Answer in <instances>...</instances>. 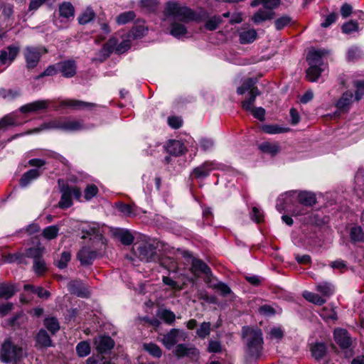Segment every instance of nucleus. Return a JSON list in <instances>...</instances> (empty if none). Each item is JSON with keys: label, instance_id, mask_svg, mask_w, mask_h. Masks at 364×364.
<instances>
[{"label": "nucleus", "instance_id": "f257e3e1", "mask_svg": "<svg viewBox=\"0 0 364 364\" xmlns=\"http://www.w3.org/2000/svg\"><path fill=\"white\" fill-rule=\"evenodd\" d=\"M164 16L165 20L171 22L170 34L178 39L185 37L188 33L186 23L199 21V16L194 11L178 1L166 2Z\"/></svg>", "mask_w": 364, "mask_h": 364}, {"label": "nucleus", "instance_id": "f03ea898", "mask_svg": "<svg viewBox=\"0 0 364 364\" xmlns=\"http://www.w3.org/2000/svg\"><path fill=\"white\" fill-rule=\"evenodd\" d=\"M242 333L247 356L258 360L263 351L264 339L262 330L259 328L244 326Z\"/></svg>", "mask_w": 364, "mask_h": 364}, {"label": "nucleus", "instance_id": "7ed1b4c3", "mask_svg": "<svg viewBox=\"0 0 364 364\" xmlns=\"http://www.w3.org/2000/svg\"><path fill=\"white\" fill-rule=\"evenodd\" d=\"M328 53L325 49H311L309 51L306 60L309 65L306 70V78L310 82H316L324 70L323 57Z\"/></svg>", "mask_w": 364, "mask_h": 364}, {"label": "nucleus", "instance_id": "20e7f679", "mask_svg": "<svg viewBox=\"0 0 364 364\" xmlns=\"http://www.w3.org/2000/svg\"><path fill=\"white\" fill-rule=\"evenodd\" d=\"M92 124L86 125L82 119L62 118L45 123L38 130L57 129L68 132H75L92 128Z\"/></svg>", "mask_w": 364, "mask_h": 364}, {"label": "nucleus", "instance_id": "39448f33", "mask_svg": "<svg viewBox=\"0 0 364 364\" xmlns=\"http://www.w3.org/2000/svg\"><path fill=\"white\" fill-rule=\"evenodd\" d=\"M59 16L53 14V22L60 29L67 28L68 23L74 18L75 9L73 4L68 1H64L58 7Z\"/></svg>", "mask_w": 364, "mask_h": 364}, {"label": "nucleus", "instance_id": "423d86ee", "mask_svg": "<svg viewBox=\"0 0 364 364\" xmlns=\"http://www.w3.org/2000/svg\"><path fill=\"white\" fill-rule=\"evenodd\" d=\"M134 255L141 261L155 262L158 259L156 247L150 242L136 243L132 247Z\"/></svg>", "mask_w": 364, "mask_h": 364}, {"label": "nucleus", "instance_id": "0eeeda50", "mask_svg": "<svg viewBox=\"0 0 364 364\" xmlns=\"http://www.w3.org/2000/svg\"><path fill=\"white\" fill-rule=\"evenodd\" d=\"M60 192L62 195L58 206L62 209L68 208L73 205V196L77 200H80L82 196L81 190L77 186L65 185L61 188Z\"/></svg>", "mask_w": 364, "mask_h": 364}, {"label": "nucleus", "instance_id": "6e6552de", "mask_svg": "<svg viewBox=\"0 0 364 364\" xmlns=\"http://www.w3.org/2000/svg\"><path fill=\"white\" fill-rule=\"evenodd\" d=\"M21 348L14 345L9 339H7L2 344L0 359L3 363H8L18 360L21 357Z\"/></svg>", "mask_w": 364, "mask_h": 364}, {"label": "nucleus", "instance_id": "1a4fd4ad", "mask_svg": "<svg viewBox=\"0 0 364 364\" xmlns=\"http://www.w3.org/2000/svg\"><path fill=\"white\" fill-rule=\"evenodd\" d=\"M297 203V191H290L278 198L276 208L280 213L283 211L290 213Z\"/></svg>", "mask_w": 364, "mask_h": 364}, {"label": "nucleus", "instance_id": "9d476101", "mask_svg": "<svg viewBox=\"0 0 364 364\" xmlns=\"http://www.w3.org/2000/svg\"><path fill=\"white\" fill-rule=\"evenodd\" d=\"M221 166V164L215 161H206L194 168L191 173V176L197 180H203L208 177L212 171L220 169Z\"/></svg>", "mask_w": 364, "mask_h": 364}, {"label": "nucleus", "instance_id": "9b49d317", "mask_svg": "<svg viewBox=\"0 0 364 364\" xmlns=\"http://www.w3.org/2000/svg\"><path fill=\"white\" fill-rule=\"evenodd\" d=\"M41 47L26 46L24 49V58L27 68L32 69L37 66L42 55Z\"/></svg>", "mask_w": 364, "mask_h": 364}, {"label": "nucleus", "instance_id": "f8f14e48", "mask_svg": "<svg viewBox=\"0 0 364 364\" xmlns=\"http://www.w3.org/2000/svg\"><path fill=\"white\" fill-rule=\"evenodd\" d=\"M334 339L336 343L346 351V356H351L353 352L351 350H348L352 344L351 338L348 332L346 329L336 328L333 333Z\"/></svg>", "mask_w": 364, "mask_h": 364}, {"label": "nucleus", "instance_id": "ddd939ff", "mask_svg": "<svg viewBox=\"0 0 364 364\" xmlns=\"http://www.w3.org/2000/svg\"><path fill=\"white\" fill-rule=\"evenodd\" d=\"M173 353L178 358L186 357L193 359L199 354L198 350L194 346L186 343L176 345Z\"/></svg>", "mask_w": 364, "mask_h": 364}, {"label": "nucleus", "instance_id": "4468645a", "mask_svg": "<svg viewBox=\"0 0 364 364\" xmlns=\"http://www.w3.org/2000/svg\"><path fill=\"white\" fill-rule=\"evenodd\" d=\"M191 272L195 275H199L204 274L206 277L205 282L208 284L210 281V277H212V272L208 264L200 259L194 258L192 260Z\"/></svg>", "mask_w": 364, "mask_h": 364}, {"label": "nucleus", "instance_id": "2eb2a0df", "mask_svg": "<svg viewBox=\"0 0 364 364\" xmlns=\"http://www.w3.org/2000/svg\"><path fill=\"white\" fill-rule=\"evenodd\" d=\"M97 252L90 247H83L77 254V258L82 266L91 265L97 257Z\"/></svg>", "mask_w": 364, "mask_h": 364}, {"label": "nucleus", "instance_id": "dca6fc26", "mask_svg": "<svg viewBox=\"0 0 364 364\" xmlns=\"http://www.w3.org/2000/svg\"><path fill=\"white\" fill-rule=\"evenodd\" d=\"M97 106V105L95 103L87 102L77 100H63L60 104V107L62 108L70 107L74 109H91Z\"/></svg>", "mask_w": 364, "mask_h": 364}, {"label": "nucleus", "instance_id": "f3484780", "mask_svg": "<svg viewBox=\"0 0 364 364\" xmlns=\"http://www.w3.org/2000/svg\"><path fill=\"white\" fill-rule=\"evenodd\" d=\"M19 46L15 45L9 46L6 49L0 52V63L6 64L8 61L12 62L19 52Z\"/></svg>", "mask_w": 364, "mask_h": 364}, {"label": "nucleus", "instance_id": "a211bd4d", "mask_svg": "<svg viewBox=\"0 0 364 364\" xmlns=\"http://www.w3.org/2000/svg\"><path fill=\"white\" fill-rule=\"evenodd\" d=\"M166 151L171 156H178L186 151L184 144L179 140H169L165 146Z\"/></svg>", "mask_w": 364, "mask_h": 364}, {"label": "nucleus", "instance_id": "6ab92c4d", "mask_svg": "<svg viewBox=\"0 0 364 364\" xmlns=\"http://www.w3.org/2000/svg\"><path fill=\"white\" fill-rule=\"evenodd\" d=\"M58 70L63 76L67 78L73 77L76 74V63L75 60H65L58 63Z\"/></svg>", "mask_w": 364, "mask_h": 364}, {"label": "nucleus", "instance_id": "aec40b11", "mask_svg": "<svg viewBox=\"0 0 364 364\" xmlns=\"http://www.w3.org/2000/svg\"><path fill=\"white\" fill-rule=\"evenodd\" d=\"M96 348L100 353H106L113 348L114 341L108 336H100L95 341Z\"/></svg>", "mask_w": 364, "mask_h": 364}, {"label": "nucleus", "instance_id": "412c9836", "mask_svg": "<svg viewBox=\"0 0 364 364\" xmlns=\"http://www.w3.org/2000/svg\"><path fill=\"white\" fill-rule=\"evenodd\" d=\"M36 346L37 348H45L51 347L53 346V341L48 334V333L43 328L39 330L36 337Z\"/></svg>", "mask_w": 364, "mask_h": 364}, {"label": "nucleus", "instance_id": "4be33fe9", "mask_svg": "<svg viewBox=\"0 0 364 364\" xmlns=\"http://www.w3.org/2000/svg\"><path fill=\"white\" fill-rule=\"evenodd\" d=\"M180 333L179 329L172 328L169 332L163 336L161 341L167 349H171L177 343Z\"/></svg>", "mask_w": 364, "mask_h": 364}, {"label": "nucleus", "instance_id": "5701e85b", "mask_svg": "<svg viewBox=\"0 0 364 364\" xmlns=\"http://www.w3.org/2000/svg\"><path fill=\"white\" fill-rule=\"evenodd\" d=\"M298 203L306 207H311L316 203L314 193L308 191L297 192Z\"/></svg>", "mask_w": 364, "mask_h": 364}, {"label": "nucleus", "instance_id": "b1692460", "mask_svg": "<svg viewBox=\"0 0 364 364\" xmlns=\"http://www.w3.org/2000/svg\"><path fill=\"white\" fill-rule=\"evenodd\" d=\"M354 100H355L353 92L351 91H346L337 101L336 106L340 110H348Z\"/></svg>", "mask_w": 364, "mask_h": 364}, {"label": "nucleus", "instance_id": "393cba45", "mask_svg": "<svg viewBox=\"0 0 364 364\" xmlns=\"http://www.w3.org/2000/svg\"><path fill=\"white\" fill-rule=\"evenodd\" d=\"M49 102L47 100H38L33 102L25 105L20 108L23 113L29 112H36L41 109H45L48 107Z\"/></svg>", "mask_w": 364, "mask_h": 364}, {"label": "nucleus", "instance_id": "a878e982", "mask_svg": "<svg viewBox=\"0 0 364 364\" xmlns=\"http://www.w3.org/2000/svg\"><path fill=\"white\" fill-rule=\"evenodd\" d=\"M45 251V247L41 245L40 242L36 247H32L26 249L24 255V261L26 258H32L34 260L38 259L42 257Z\"/></svg>", "mask_w": 364, "mask_h": 364}, {"label": "nucleus", "instance_id": "bb28decb", "mask_svg": "<svg viewBox=\"0 0 364 364\" xmlns=\"http://www.w3.org/2000/svg\"><path fill=\"white\" fill-rule=\"evenodd\" d=\"M114 235L124 245H129L134 241V236L132 232L127 230L118 228L114 231Z\"/></svg>", "mask_w": 364, "mask_h": 364}, {"label": "nucleus", "instance_id": "cd10ccee", "mask_svg": "<svg viewBox=\"0 0 364 364\" xmlns=\"http://www.w3.org/2000/svg\"><path fill=\"white\" fill-rule=\"evenodd\" d=\"M259 149L262 153L272 156L280 151V146L277 142L264 141L259 145Z\"/></svg>", "mask_w": 364, "mask_h": 364}, {"label": "nucleus", "instance_id": "c85d7f7f", "mask_svg": "<svg viewBox=\"0 0 364 364\" xmlns=\"http://www.w3.org/2000/svg\"><path fill=\"white\" fill-rule=\"evenodd\" d=\"M257 36V31L255 28L242 30L239 33V40L242 44H248L252 43Z\"/></svg>", "mask_w": 364, "mask_h": 364}, {"label": "nucleus", "instance_id": "c756f323", "mask_svg": "<svg viewBox=\"0 0 364 364\" xmlns=\"http://www.w3.org/2000/svg\"><path fill=\"white\" fill-rule=\"evenodd\" d=\"M40 176V171L38 168L31 169L23 174L19 184L21 187H26L32 181L36 179Z\"/></svg>", "mask_w": 364, "mask_h": 364}, {"label": "nucleus", "instance_id": "7c9ffc66", "mask_svg": "<svg viewBox=\"0 0 364 364\" xmlns=\"http://www.w3.org/2000/svg\"><path fill=\"white\" fill-rule=\"evenodd\" d=\"M316 290L323 296L330 297L334 294V285L328 282H321L316 284Z\"/></svg>", "mask_w": 364, "mask_h": 364}, {"label": "nucleus", "instance_id": "2f4dec72", "mask_svg": "<svg viewBox=\"0 0 364 364\" xmlns=\"http://www.w3.org/2000/svg\"><path fill=\"white\" fill-rule=\"evenodd\" d=\"M274 13L272 11L259 9L252 17V21L259 24L267 20L273 18Z\"/></svg>", "mask_w": 364, "mask_h": 364}, {"label": "nucleus", "instance_id": "473e14b6", "mask_svg": "<svg viewBox=\"0 0 364 364\" xmlns=\"http://www.w3.org/2000/svg\"><path fill=\"white\" fill-rule=\"evenodd\" d=\"M148 31L147 27L144 23H135L129 33V36L133 38H141L144 36Z\"/></svg>", "mask_w": 364, "mask_h": 364}, {"label": "nucleus", "instance_id": "72a5a7b5", "mask_svg": "<svg viewBox=\"0 0 364 364\" xmlns=\"http://www.w3.org/2000/svg\"><path fill=\"white\" fill-rule=\"evenodd\" d=\"M17 291L16 286L12 284L0 283V298L9 299Z\"/></svg>", "mask_w": 364, "mask_h": 364}, {"label": "nucleus", "instance_id": "f704fd0d", "mask_svg": "<svg viewBox=\"0 0 364 364\" xmlns=\"http://www.w3.org/2000/svg\"><path fill=\"white\" fill-rule=\"evenodd\" d=\"M350 238L353 242H364V231L361 226L354 225L350 228L349 231Z\"/></svg>", "mask_w": 364, "mask_h": 364}, {"label": "nucleus", "instance_id": "c9c22d12", "mask_svg": "<svg viewBox=\"0 0 364 364\" xmlns=\"http://www.w3.org/2000/svg\"><path fill=\"white\" fill-rule=\"evenodd\" d=\"M249 97L242 102V107L245 110H252V106L255 102L256 97L260 95L257 87L251 89L249 92Z\"/></svg>", "mask_w": 364, "mask_h": 364}, {"label": "nucleus", "instance_id": "e433bc0d", "mask_svg": "<svg viewBox=\"0 0 364 364\" xmlns=\"http://www.w3.org/2000/svg\"><path fill=\"white\" fill-rule=\"evenodd\" d=\"M311 351L313 357L321 361L326 354V346L322 343H317L311 347Z\"/></svg>", "mask_w": 364, "mask_h": 364}, {"label": "nucleus", "instance_id": "4c0bfd02", "mask_svg": "<svg viewBox=\"0 0 364 364\" xmlns=\"http://www.w3.org/2000/svg\"><path fill=\"white\" fill-rule=\"evenodd\" d=\"M284 336V331L280 326H274L269 331L267 338L274 341L276 343L280 342Z\"/></svg>", "mask_w": 364, "mask_h": 364}, {"label": "nucleus", "instance_id": "58836bf2", "mask_svg": "<svg viewBox=\"0 0 364 364\" xmlns=\"http://www.w3.org/2000/svg\"><path fill=\"white\" fill-rule=\"evenodd\" d=\"M159 318L162 319L166 323L171 325L176 320L175 314L170 309H161L157 312Z\"/></svg>", "mask_w": 364, "mask_h": 364}, {"label": "nucleus", "instance_id": "ea45409f", "mask_svg": "<svg viewBox=\"0 0 364 364\" xmlns=\"http://www.w3.org/2000/svg\"><path fill=\"white\" fill-rule=\"evenodd\" d=\"M261 129L264 132L269 134L287 133L289 131V128L280 127L277 124H264Z\"/></svg>", "mask_w": 364, "mask_h": 364}, {"label": "nucleus", "instance_id": "a19ab883", "mask_svg": "<svg viewBox=\"0 0 364 364\" xmlns=\"http://www.w3.org/2000/svg\"><path fill=\"white\" fill-rule=\"evenodd\" d=\"M60 227L58 225H50L45 228L42 231V236L48 240H51L55 239L59 234Z\"/></svg>", "mask_w": 364, "mask_h": 364}, {"label": "nucleus", "instance_id": "79ce46f5", "mask_svg": "<svg viewBox=\"0 0 364 364\" xmlns=\"http://www.w3.org/2000/svg\"><path fill=\"white\" fill-rule=\"evenodd\" d=\"M302 296L308 301L316 305L321 306L326 303L325 299L322 298L317 294L309 291H304L302 294Z\"/></svg>", "mask_w": 364, "mask_h": 364}, {"label": "nucleus", "instance_id": "37998d69", "mask_svg": "<svg viewBox=\"0 0 364 364\" xmlns=\"http://www.w3.org/2000/svg\"><path fill=\"white\" fill-rule=\"evenodd\" d=\"M55 1V0H30L27 13L31 12L33 14L43 4L52 6Z\"/></svg>", "mask_w": 364, "mask_h": 364}, {"label": "nucleus", "instance_id": "c03bdc74", "mask_svg": "<svg viewBox=\"0 0 364 364\" xmlns=\"http://www.w3.org/2000/svg\"><path fill=\"white\" fill-rule=\"evenodd\" d=\"M118 41L115 38H111L103 46L101 53H103L105 58H107L114 50H117Z\"/></svg>", "mask_w": 364, "mask_h": 364}, {"label": "nucleus", "instance_id": "a18cd8bd", "mask_svg": "<svg viewBox=\"0 0 364 364\" xmlns=\"http://www.w3.org/2000/svg\"><path fill=\"white\" fill-rule=\"evenodd\" d=\"M210 287L218 290L220 291L221 296H227L228 295H230L232 294L231 289L225 283L222 282H218L216 283H211L210 281V283L208 284Z\"/></svg>", "mask_w": 364, "mask_h": 364}, {"label": "nucleus", "instance_id": "49530a36", "mask_svg": "<svg viewBox=\"0 0 364 364\" xmlns=\"http://www.w3.org/2000/svg\"><path fill=\"white\" fill-rule=\"evenodd\" d=\"M44 325L52 335H55L60 329L58 321L55 317L46 318Z\"/></svg>", "mask_w": 364, "mask_h": 364}, {"label": "nucleus", "instance_id": "de8ad7c7", "mask_svg": "<svg viewBox=\"0 0 364 364\" xmlns=\"http://www.w3.org/2000/svg\"><path fill=\"white\" fill-rule=\"evenodd\" d=\"M222 16L218 15H214L208 18L205 23V28L208 31H215L218 28V26L222 23Z\"/></svg>", "mask_w": 364, "mask_h": 364}, {"label": "nucleus", "instance_id": "09e8293b", "mask_svg": "<svg viewBox=\"0 0 364 364\" xmlns=\"http://www.w3.org/2000/svg\"><path fill=\"white\" fill-rule=\"evenodd\" d=\"M256 79L255 78H247L242 82V85L237 89V93L238 95H243L247 90H251V89L255 88L254 85L256 84Z\"/></svg>", "mask_w": 364, "mask_h": 364}, {"label": "nucleus", "instance_id": "8fccbe9b", "mask_svg": "<svg viewBox=\"0 0 364 364\" xmlns=\"http://www.w3.org/2000/svg\"><path fill=\"white\" fill-rule=\"evenodd\" d=\"M135 18V14L132 11H126L120 14L117 17V23L119 25H123L129 23Z\"/></svg>", "mask_w": 364, "mask_h": 364}, {"label": "nucleus", "instance_id": "3c124183", "mask_svg": "<svg viewBox=\"0 0 364 364\" xmlns=\"http://www.w3.org/2000/svg\"><path fill=\"white\" fill-rule=\"evenodd\" d=\"M76 352L79 357H85L90 353V346L88 342L81 341L76 346Z\"/></svg>", "mask_w": 364, "mask_h": 364}, {"label": "nucleus", "instance_id": "603ef678", "mask_svg": "<svg viewBox=\"0 0 364 364\" xmlns=\"http://www.w3.org/2000/svg\"><path fill=\"white\" fill-rule=\"evenodd\" d=\"M211 324L210 322H203L196 331L197 336L202 339L206 338L210 333Z\"/></svg>", "mask_w": 364, "mask_h": 364}, {"label": "nucleus", "instance_id": "864d4df0", "mask_svg": "<svg viewBox=\"0 0 364 364\" xmlns=\"http://www.w3.org/2000/svg\"><path fill=\"white\" fill-rule=\"evenodd\" d=\"M71 259V255L68 251H63L61 255L60 259L55 262V265L59 269H65L68 263L70 262Z\"/></svg>", "mask_w": 364, "mask_h": 364}, {"label": "nucleus", "instance_id": "5fc2aeb1", "mask_svg": "<svg viewBox=\"0 0 364 364\" xmlns=\"http://www.w3.org/2000/svg\"><path fill=\"white\" fill-rule=\"evenodd\" d=\"M144 349L155 358H160L162 351L159 346L154 343H146L144 345Z\"/></svg>", "mask_w": 364, "mask_h": 364}, {"label": "nucleus", "instance_id": "6e6d98bb", "mask_svg": "<svg viewBox=\"0 0 364 364\" xmlns=\"http://www.w3.org/2000/svg\"><path fill=\"white\" fill-rule=\"evenodd\" d=\"M33 271L38 275H42L46 271V266L43 257L33 261Z\"/></svg>", "mask_w": 364, "mask_h": 364}, {"label": "nucleus", "instance_id": "4d7b16f0", "mask_svg": "<svg viewBox=\"0 0 364 364\" xmlns=\"http://www.w3.org/2000/svg\"><path fill=\"white\" fill-rule=\"evenodd\" d=\"M95 17V13L92 9H87L84 13L78 17L80 24H86L91 21Z\"/></svg>", "mask_w": 364, "mask_h": 364}, {"label": "nucleus", "instance_id": "13d9d810", "mask_svg": "<svg viewBox=\"0 0 364 364\" xmlns=\"http://www.w3.org/2000/svg\"><path fill=\"white\" fill-rule=\"evenodd\" d=\"M58 63L55 65H49L43 73H41L38 76L36 77V80H39L46 76H53L58 73Z\"/></svg>", "mask_w": 364, "mask_h": 364}, {"label": "nucleus", "instance_id": "bf43d9fd", "mask_svg": "<svg viewBox=\"0 0 364 364\" xmlns=\"http://www.w3.org/2000/svg\"><path fill=\"white\" fill-rule=\"evenodd\" d=\"M320 316L324 319L336 320L337 314L334 309L331 308L323 307L319 313Z\"/></svg>", "mask_w": 364, "mask_h": 364}, {"label": "nucleus", "instance_id": "052dcab7", "mask_svg": "<svg viewBox=\"0 0 364 364\" xmlns=\"http://www.w3.org/2000/svg\"><path fill=\"white\" fill-rule=\"evenodd\" d=\"M291 22V18L289 16H283L275 20V28L277 30L280 31L283 29L285 26H288Z\"/></svg>", "mask_w": 364, "mask_h": 364}, {"label": "nucleus", "instance_id": "680f3d73", "mask_svg": "<svg viewBox=\"0 0 364 364\" xmlns=\"http://www.w3.org/2000/svg\"><path fill=\"white\" fill-rule=\"evenodd\" d=\"M354 86L356 88L354 96L355 100L358 101L364 95V80H355L354 82Z\"/></svg>", "mask_w": 364, "mask_h": 364}, {"label": "nucleus", "instance_id": "e2e57ef3", "mask_svg": "<svg viewBox=\"0 0 364 364\" xmlns=\"http://www.w3.org/2000/svg\"><path fill=\"white\" fill-rule=\"evenodd\" d=\"M98 193V188L95 184H89L85 189V198L90 200Z\"/></svg>", "mask_w": 364, "mask_h": 364}, {"label": "nucleus", "instance_id": "0e129e2a", "mask_svg": "<svg viewBox=\"0 0 364 364\" xmlns=\"http://www.w3.org/2000/svg\"><path fill=\"white\" fill-rule=\"evenodd\" d=\"M7 262H18L20 264H26V261H24V255L22 253L9 254L6 257Z\"/></svg>", "mask_w": 364, "mask_h": 364}, {"label": "nucleus", "instance_id": "69168bd1", "mask_svg": "<svg viewBox=\"0 0 364 364\" xmlns=\"http://www.w3.org/2000/svg\"><path fill=\"white\" fill-rule=\"evenodd\" d=\"M358 29V24L356 21H350L345 23L342 26V31L344 33L349 34L353 31H356Z\"/></svg>", "mask_w": 364, "mask_h": 364}, {"label": "nucleus", "instance_id": "338daca9", "mask_svg": "<svg viewBox=\"0 0 364 364\" xmlns=\"http://www.w3.org/2000/svg\"><path fill=\"white\" fill-rule=\"evenodd\" d=\"M329 266L334 269L339 270L341 273L346 272L348 269L346 262L342 259H337L331 262L329 264Z\"/></svg>", "mask_w": 364, "mask_h": 364}, {"label": "nucleus", "instance_id": "774afa93", "mask_svg": "<svg viewBox=\"0 0 364 364\" xmlns=\"http://www.w3.org/2000/svg\"><path fill=\"white\" fill-rule=\"evenodd\" d=\"M259 313L264 316L270 317L276 314L275 309L270 305L264 304L261 306L258 309Z\"/></svg>", "mask_w": 364, "mask_h": 364}]
</instances>
